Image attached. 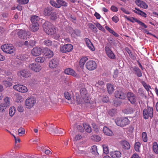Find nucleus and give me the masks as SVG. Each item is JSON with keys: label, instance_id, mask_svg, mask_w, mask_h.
<instances>
[{"label": "nucleus", "instance_id": "12", "mask_svg": "<svg viewBox=\"0 0 158 158\" xmlns=\"http://www.w3.org/2000/svg\"><path fill=\"white\" fill-rule=\"evenodd\" d=\"M105 50L106 53L109 58L111 59H115V56L114 53L108 47H105Z\"/></svg>", "mask_w": 158, "mask_h": 158}, {"label": "nucleus", "instance_id": "31", "mask_svg": "<svg viewBox=\"0 0 158 158\" xmlns=\"http://www.w3.org/2000/svg\"><path fill=\"white\" fill-rule=\"evenodd\" d=\"M125 19H126L128 20L131 22L132 23L136 22L138 23L139 21L137 19L133 17H131L129 16H127L126 15H124L123 16Z\"/></svg>", "mask_w": 158, "mask_h": 158}, {"label": "nucleus", "instance_id": "41", "mask_svg": "<svg viewBox=\"0 0 158 158\" xmlns=\"http://www.w3.org/2000/svg\"><path fill=\"white\" fill-rule=\"evenodd\" d=\"M44 44L47 46H49L52 45V41L49 39H46L43 41Z\"/></svg>", "mask_w": 158, "mask_h": 158}, {"label": "nucleus", "instance_id": "58", "mask_svg": "<svg viewBox=\"0 0 158 158\" xmlns=\"http://www.w3.org/2000/svg\"><path fill=\"white\" fill-rule=\"evenodd\" d=\"M138 23L140 26L144 28H147V26L144 23L139 20Z\"/></svg>", "mask_w": 158, "mask_h": 158}, {"label": "nucleus", "instance_id": "56", "mask_svg": "<svg viewBox=\"0 0 158 158\" xmlns=\"http://www.w3.org/2000/svg\"><path fill=\"white\" fill-rule=\"evenodd\" d=\"M92 125L93 128L96 132H98L99 131V127L95 123H92Z\"/></svg>", "mask_w": 158, "mask_h": 158}, {"label": "nucleus", "instance_id": "20", "mask_svg": "<svg viewBox=\"0 0 158 158\" xmlns=\"http://www.w3.org/2000/svg\"><path fill=\"white\" fill-rule=\"evenodd\" d=\"M135 3L137 6L142 8L146 9L148 6L147 5L145 2L141 0H136Z\"/></svg>", "mask_w": 158, "mask_h": 158}, {"label": "nucleus", "instance_id": "32", "mask_svg": "<svg viewBox=\"0 0 158 158\" xmlns=\"http://www.w3.org/2000/svg\"><path fill=\"white\" fill-rule=\"evenodd\" d=\"M76 101L77 104H83V100L81 97L78 94H76Z\"/></svg>", "mask_w": 158, "mask_h": 158}, {"label": "nucleus", "instance_id": "22", "mask_svg": "<svg viewBox=\"0 0 158 158\" xmlns=\"http://www.w3.org/2000/svg\"><path fill=\"white\" fill-rule=\"evenodd\" d=\"M104 134L108 136H111L113 135L112 131L106 127H104L103 129Z\"/></svg>", "mask_w": 158, "mask_h": 158}, {"label": "nucleus", "instance_id": "61", "mask_svg": "<svg viewBox=\"0 0 158 158\" xmlns=\"http://www.w3.org/2000/svg\"><path fill=\"white\" fill-rule=\"evenodd\" d=\"M78 130L80 132H82L84 131L83 127L80 125H78L77 127Z\"/></svg>", "mask_w": 158, "mask_h": 158}, {"label": "nucleus", "instance_id": "45", "mask_svg": "<svg viewBox=\"0 0 158 158\" xmlns=\"http://www.w3.org/2000/svg\"><path fill=\"white\" fill-rule=\"evenodd\" d=\"M83 100V103H89L90 102V99L87 95L85 96L82 97H81Z\"/></svg>", "mask_w": 158, "mask_h": 158}, {"label": "nucleus", "instance_id": "62", "mask_svg": "<svg viewBox=\"0 0 158 158\" xmlns=\"http://www.w3.org/2000/svg\"><path fill=\"white\" fill-rule=\"evenodd\" d=\"M109 31L113 35L116 37H118V35L114 31L110 29Z\"/></svg>", "mask_w": 158, "mask_h": 158}, {"label": "nucleus", "instance_id": "27", "mask_svg": "<svg viewBox=\"0 0 158 158\" xmlns=\"http://www.w3.org/2000/svg\"><path fill=\"white\" fill-rule=\"evenodd\" d=\"M133 69L135 72L134 73H135L138 77H140L142 76V73L141 71L138 68L135 67L133 68Z\"/></svg>", "mask_w": 158, "mask_h": 158}, {"label": "nucleus", "instance_id": "46", "mask_svg": "<svg viewBox=\"0 0 158 158\" xmlns=\"http://www.w3.org/2000/svg\"><path fill=\"white\" fill-rule=\"evenodd\" d=\"M50 15L51 19L53 20H55L57 18L56 13L55 12H52Z\"/></svg>", "mask_w": 158, "mask_h": 158}, {"label": "nucleus", "instance_id": "57", "mask_svg": "<svg viewBox=\"0 0 158 158\" xmlns=\"http://www.w3.org/2000/svg\"><path fill=\"white\" fill-rule=\"evenodd\" d=\"M112 21L115 23H117L119 21L118 17L116 15L114 16L112 18Z\"/></svg>", "mask_w": 158, "mask_h": 158}, {"label": "nucleus", "instance_id": "3", "mask_svg": "<svg viewBox=\"0 0 158 158\" xmlns=\"http://www.w3.org/2000/svg\"><path fill=\"white\" fill-rule=\"evenodd\" d=\"M115 122L118 126L124 127L129 124L130 121L127 118H118L115 120Z\"/></svg>", "mask_w": 158, "mask_h": 158}, {"label": "nucleus", "instance_id": "52", "mask_svg": "<svg viewBox=\"0 0 158 158\" xmlns=\"http://www.w3.org/2000/svg\"><path fill=\"white\" fill-rule=\"evenodd\" d=\"M142 137L143 141L144 142H146L148 140L147 135L146 132H143L142 133Z\"/></svg>", "mask_w": 158, "mask_h": 158}, {"label": "nucleus", "instance_id": "14", "mask_svg": "<svg viewBox=\"0 0 158 158\" xmlns=\"http://www.w3.org/2000/svg\"><path fill=\"white\" fill-rule=\"evenodd\" d=\"M59 62L56 58H54L51 59L49 63V67L52 69L56 68L58 65Z\"/></svg>", "mask_w": 158, "mask_h": 158}, {"label": "nucleus", "instance_id": "10", "mask_svg": "<svg viewBox=\"0 0 158 158\" xmlns=\"http://www.w3.org/2000/svg\"><path fill=\"white\" fill-rule=\"evenodd\" d=\"M35 102V99L33 97H31L26 99L25 103L27 108H30L33 106Z\"/></svg>", "mask_w": 158, "mask_h": 158}, {"label": "nucleus", "instance_id": "26", "mask_svg": "<svg viewBox=\"0 0 158 158\" xmlns=\"http://www.w3.org/2000/svg\"><path fill=\"white\" fill-rule=\"evenodd\" d=\"M88 60V58L86 56L84 57L81 58L80 61V66L81 68H83L85 63Z\"/></svg>", "mask_w": 158, "mask_h": 158}, {"label": "nucleus", "instance_id": "47", "mask_svg": "<svg viewBox=\"0 0 158 158\" xmlns=\"http://www.w3.org/2000/svg\"><path fill=\"white\" fill-rule=\"evenodd\" d=\"M15 111V109L14 107H10L9 109V114L11 117L13 116Z\"/></svg>", "mask_w": 158, "mask_h": 158}, {"label": "nucleus", "instance_id": "28", "mask_svg": "<svg viewBox=\"0 0 158 158\" xmlns=\"http://www.w3.org/2000/svg\"><path fill=\"white\" fill-rule=\"evenodd\" d=\"M38 23L32 24L30 26L31 30L33 32L36 31L39 29Z\"/></svg>", "mask_w": 158, "mask_h": 158}, {"label": "nucleus", "instance_id": "16", "mask_svg": "<svg viewBox=\"0 0 158 158\" xmlns=\"http://www.w3.org/2000/svg\"><path fill=\"white\" fill-rule=\"evenodd\" d=\"M31 73L30 72L25 70L23 69L21 70L18 73V74L20 75L25 78H27L31 76Z\"/></svg>", "mask_w": 158, "mask_h": 158}, {"label": "nucleus", "instance_id": "60", "mask_svg": "<svg viewBox=\"0 0 158 158\" xmlns=\"http://www.w3.org/2000/svg\"><path fill=\"white\" fill-rule=\"evenodd\" d=\"M111 10L113 12H116L118 11L117 7L114 6H112L110 8Z\"/></svg>", "mask_w": 158, "mask_h": 158}, {"label": "nucleus", "instance_id": "23", "mask_svg": "<svg viewBox=\"0 0 158 158\" xmlns=\"http://www.w3.org/2000/svg\"><path fill=\"white\" fill-rule=\"evenodd\" d=\"M121 144L123 148L125 149L128 150L130 148L131 146L129 143L125 140H122Z\"/></svg>", "mask_w": 158, "mask_h": 158}, {"label": "nucleus", "instance_id": "59", "mask_svg": "<svg viewBox=\"0 0 158 158\" xmlns=\"http://www.w3.org/2000/svg\"><path fill=\"white\" fill-rule=\"evenodd\" d=\"M82 137V136L81 135L78 134L75 136L74 139L75 140H78L81 139Z\"/></svg>", "mask_w": 158, "mask_h": 158}, {"label": "nucleus", "instance_id": "37", "mask_svg": "<svg viewBox=\"0 0 158 158\" xmlns=\"http://www.w3.org/2000/svg\"><path fill=\"white\" fill-rule=\"evenodd\" d=\"M141 146V143L139 142H135L134 145V148L135 151L137 152H140V149Z\"/></svg>", "mask_w": 158, "mask_h": 158}, {"label": "nucleus", "instance_id": "5", "mask_svg": "<svg viewBox=\"0 0 158 158\" xmlns=\"http://www.w3.org/2000/svg\"><path fill=\"white\" fill-rule=\"evenodd\" d=\"M153 109L152 107H148L147 109H145L143 110L144 118L148 119L149 117L152 118L153 116Z\"/></svg>", "mask_w": 158, "mask_h": 158}, {"label": "nucleus", "instance_id": "44", "mask_svg": "<svg viewBox=\"0 0 158 158\" xmlns=\"http://www.w3.org/2000/svg\"><path fill=\"white\" fill-rule=\"evenodd\" d=\"M80 92L81 97L85 96L87 95L86 89L85 88L81 89L80 90Z\"/></svg>", "mask_w": 158, "mask_h": 158}, {"label": "nucleus", "instance_id": "1", "mask_svg": "<svg viewBox=\"0 0 158 158\" xmlns=\"http://www.w3.org/2000/svg\"><path fill=\"white\" fill-rule=\"evenodd\" d=\"M44 31L47 34L52 35V37L55 39L59 40L60 35L56 32L57 29L50 23L45 22L43 25Z\"/></svg>", "mask_w": 158, "mask_h": 158}, {"label": "nucleus", "instance_id": "30", "mask_svg": "<svg viewBox=\"0 0 158 158\" xmlns=\"http://www.w3.org/2000/svg\"><path fill=\"white\" fill-rule=\"evenodd\" d=\"M52 9L51 8L47 7L45 8L44 10V14L45 16H49L52 12Z\"/></svg>", "mask_w": 158, "mask_h": 158}, {"label": "nucleus", "instance_id": "15", "mask_svg": "<svg viewBox=\"0 0 158 158\" xmlns=\"http://www.w3.org/2000/svg\"><path fill=\"white\" fill-rule=\"evenodd\" d=\"M42 52V50L39 47L34 48L31 51L32 55L34 56H37L40 55Z\"/></svg>", "mask_w": 158, "mask_h": 158}, {"label": "nucleus", "instance_id": "63", "mask_svg": "<svg viewBox=\"0 0 158 158\" xmlns=\"http://www.w3.org/2000/svg\"><path fill=\"white\" fill-rule=\"evenodd\" d=\"M88 26L89 27V28L92 30H93V28H94V29H96V27L92 23H89L88 24Z\"/></svg>", "mask_w": 158, "mask_h": 158}, {"label": "nucleus", "instance_id": "43", "mask_svg": "<svg viewBox=\"0 0 158 158\" xmlns=\"http://www.w3.org/2000/svg\"><path fill=\"white\" fill-rule=\"evenodd\" d=\"M57 128L56 127L52 126V125H51V126L50 127V128L49 129V131L52 133H56L57 132L56 131Z\"/></svg>", "mask_w": 158, "mask_h": 158}, {"label": "nucleus", "instance_id": "33", "mask_svg": "<svg viewBox=\"0 0 158 158\" xmlns=\"http://www.w3.org/2000/svg\"><path fill=\"white\" fill-rule=\"evenodd\" d=\"M124 113L127 114H131L133 113L134 110L131 107H128L123 110Z\"/></svg>", "mask_w": 158, "mask_h": 158}, {"label": "nucleus", "instance_id": "42", "mask_svg": "<svg viewBox=\"0 0 158 158\" xmlns=\"http://www.w3.org/2000/svg\"><path fill=\"white\" fill-rule=\"evenodd\" d=\"M53 52L49 49H48L46 53V56L48 58H51L53 56Z\"/></svg>", "mask_w": 158, "mask_h": 158}, {"label": "nucleus", "instance_id": "36", "mask_svg": "<svg viewBox=\"0 0 158 158\" xmlns=\"http://www.w3.org/2000/svg\"><path fill=\"white\" fill-rule=\"evenodd\" d=\"M4 102L3 104L6 105L8 106L10 105V98L7 97H5L3 99Z\"/></svg>", "mask_w": 158, "mask_h": 158}, {"label": "nucleus", "instance_id": "6", "mask_svg": "<svg viewBox=\"0 0 158 158\" xmlns=\"http://www.w3.org/2000/svg\"><path fill=\"white\" fill-rule=\"evenodd\" d=\"M86 68L89 71H93L97 67V64L96 62L93 60H89L85 64Z\"/></svg>", "mask_w": 158, "mask_h": 158}, {"label": "nucleus", "instance_id": "38", "mask_svg": "<svg viewBox=\"0 0 158 158\" xmlns=\"http://www.w3.org/2000/svg\"><path fill=\"white\" fill-rule=\"evenodd\" d=\"M83 127L87 132L90 133L91 132V129L90 126L87 123H85L83 124Z\"/></svg>", "mask_w": 158, "mask_h": 158}, {"label": "nucleus", "instance_id": "24", "mask_svg": "<svg viewBox=\"0 0 158 158\" xmlns=\"http://www.w3.org/2000/svg\"><path fill=\"white\" fill-rule=\"evenodd\" d=\"M40 19V18L37 16L35 15H32L31 16V20L32 24L38 23Z\"/></svg>", "mask_w": 158, "mask_h": 158}, {"label": "nucleus", "instance_id": "8", "mask_svg": "<svg viewBox=\"0 0 158 158\" xmlns=\"http://www.w3.org/2000/svg\"><path fill=\"white\" fill-rule=\"evenodd\" d=\"M29 67L30 69L36 73L39 72L42 69L40 64L36 63L31 64Z\"/></svg>", "mask_w": 158, "mask_h": 158}, {"label": "nucleus", "instance_id": "53", "mask_svg": "<svg viewBox=\"0 0 158 158\" xmlns=\"http://www.w3.org/2000/svg\"><path fill=\"white\" fill-rule=\"evenodd\" d=\"M64 94L65 98L68 100L71 99V95L68 92H65L64 93Z\"/></svg>", "mask_w": 158, "mask_h": 158}, {"label": "nucleus", "instance_id": "17", "mask_svg": "<svg viewBox=\"0 0 158 158\" xmlns=\"http://www.w3.org/2000/svg\"><path fill=\"white\" fill-rule=\"evenodd\" d=\"M127 98L129 101L132 104L135 103L137 100L135 95L132 93L129 92L127 93Z\"/></svg>", "mask_w": 158, "mask_h": 158}, {"label": "nucleus", "instance_id": "35", "mask_svg": "<svg viewBox=\"0 0 158 158\" xmlns=\"http://www.w3.org/2000/svg\"><path fill=\"white\" fill-rule=\"evenodd\" d=\"M45 59V58L43 56H39L35 59V61L37 63H42L44 61Z\"/></svg>", "mask_w": 158, "mask_h": 158}, {"label": "nucleus", "instance_id": "11", "mask_svg": "<svg viewBox=\"0 0 158 158\" xmlns=\"http://www.w3.org/2000/svg\"><path fill=\"white\" fill-rule=\"evenodd\" d=\"M73 48V47L72 45L71 44H67L62 46L60 50L63 53H66L71 51Z\"/></svg>", "mask_w": 158, "mask_h": 158}, {"label": "nucleus", "instance_id": "51", "mask_svg": "<svg viewBox=\"0 0 158 158\" xmlns=\"http://www.w3.org/2000/svg\"><path fill=\"white\" fill-rule=\"evenodd\" d=\"M4 85L6 87H10L12 85V83L7 81H3Z\"/></svg>", "mask_w": 158, "mask_h": 158}, {"label": "nucleus", "instance_id": "48", "mask_svg": "<svg viewBox=\"0 0 158 158\" xmlns=\"http://www.w3.org/2000/svg\"><path fill=\"white\" fill-rule=\"evenodd\" d=\"M95 24L98 29L104 32H105V29L99 23H95Z\"/></svg>", "mask_w": 158, "mask_h": 158}, {"label": "nucleus", "instance_id": "39", "mask_svg": "<svg viewBox=\"0 0 158 158\" xmlns=\"http://www.w3.org/2000/svg\"><path fill=\"white\" fill-rule=\"evenodd\" d=\"M15 100L18 102H21L23 101L22 97L19 94H17L15 95Z\"/></svg>", "mask_w": 158, "mask_h": 158}, {"label": "nucleus", "instance_id": "9", "mask_svg": "<svg viewBox=\"0 0 158 158\" xmlns=\"http://www.w3.org/2000/svg\"><path fill=\"white\" fill-rule=\"evenodd\" d=\"M18 36L22 39H26L27 36L30 35V33L28 31L24 30H20L18 32Z\"/></svg>", "mask_w": 158, "mask_h": 158}, {"label": "nucleus", "instance_id": "19", "mask_svg": "<svg viewBox=\"0 0 158 158\" xmlns=\"http://www.w3.org/2000/svg\"><path fill=\"white\" fill-rule=\"evenodd\" d=\"M84 40L88 48L92 51H94L95 50L94 47L90 40L87 38H85Z\"/></svg>", "mask_w": 158, "mask_h": 158}, {"label": "nucleus", "instance_id": "7", "mask_svg": "<svg viewBox=\"0 0 158 158\" xmlns=\"http://www.w3.org/2000/svg\"><path fill=\"white\" fill-rule=\"evenodd\" d=\"M13 89L18 92L22 93H26L28 91L27 87L22 85L17 84L13 86Z\"/></svg>", "mask_w": 158, "mask_h": 158}, {"label": "nucleus", "instance_id": "2", "mask_svg": "<svg viewBox=\"0 0 158 158\" xmlns=\"http://www.w3.org/2000/svg\"><path fill=\"white\" fill-rule=\"evenodd\" d=\"M49 2L52 6L57 8H60L61 6L66 7L68 6V3L63 0H56V1L50 0Z\"/></svg>", "mask_w": 158, "mask_h": 158}, {"label": "nucleus", "instance_id": "18", "mask_svg": "<svg viewBox=\"0 0 158 158\" xmlns=\"http://www.w3.org/2000/svg\"><path fill=\"white\" fill-rule=\"evenodd\" d=\"M115 97L116 98L124 99L126 98L127 94L121 91H116L115 93Z\"/></svg>", "mask_w": 158, "mask_h": 158}, {"label": "nucleus", "instance_id": "50", "mask_svg": "<svg viewBox=\"0 0 158 158\" xmlns=\"http://www.w3.org/2000/svg\"><path fill=\"white\" fill-rule=\"evenodd\" d=\"M29 0H17V2L23 5L27 3Z\"/></svg>", "mask_w": 158, "mask_h": 158}, {"label": "nucleus", "instance_id": "54", "mask_svg": "<svg viewBox=\"0 0 158 158\" xmlns=\"http://www.w3.org/2000/svg\"><path fill=\"white\" fill-rule=\"evenodd\" d=\"M19 134V135H22L25 134V130L23 128H21L18 130Z\"/></svg>", "mask_w": 158, "mask_h": 158}, {"label": "nucleus", "instance_id": "4", "mask_svg": "<svg viewBox=\"0 0 158 158\" xmlns=\"http://www.w3.org/2000/svg\"><path fill=\"white\" fill-rule=\"evenodd\" d=\"M14 47L10 44H4L1 46L2 50L5 52L11 54L14 52L15 50Z\"/></svg>", "mask_w": 158, "mask_h": 158}, {"label": "nucleus", "instance_id": "64", "mask_svg": "<svg viewBox=\"0 0 158 158\" xmlns=\"http://www.w3.org/2000/svg\"><path fill=\"white\" fill-rule=\"evenodd\" d=\"M124 13L126 14H130V13L127 10H126L125 8L122 7L120 9Z\"/></svg>", "mask_w": 158, "mask_h": 158}, {"label": "nucleus", "instance_id": "49", "mask_svg": "<svg viewBox=\"0 0 158 158\" xmlns=\"http://www.w3.org/2000/svg\"><path fill=\"white\" fill-rule=\"evenodd\" d=\"M9 106H7L6 105L2 103L0 105V110L1 111L3 112L5 110V109Z\"/></svg>", "mask_w": 158, "mask_h": 158}, {"label": "nucleus", "instance_id": "21", "mask_svg": "<svg viewBox=\"0 0 158 158\" xmlns=\"http://www.w3.org/2000/svg\"><path fill=\"white\" fill-rule=\"evenodd\" d=\"M110 156L112 158H119L121 153L119 151H115L110 152Z\"/></svg>", "mask_w": 158, "mask_h": 158}, {"label": "nucleus", "instance_id": "13", "mask_svg": "<svg viewBox=\"0 0 158 158\" xmlns=\"http://www.w3.org/2000/svg\"><path fill=\"white\" fill-rule=\"evenodd\" d=\"M64 72L67 75L72 76L77 78H79L80 77L77 74L75 71L71 68H67L65 69Z\"/></svg>", "mask_w": 158, "mask_h": 158}, {"label": "nucleus", "instance_id": "40", "mask_svg": "<svg viewBox=\"0 0 158 158\" xmlns=\"http://www.w3.org/2000/svg\"><path fill=\"white\" fill-rule=\"evenodd\" d=\"M91 152L92 154L95 155H97L98 154V153L97 152V148L96 146L94 145L91 147Z\"/></svg>", "mask_w": 158, "mask_h": 158}, {"label": "nucleus", "instance_id": "55", "mask_svg": "<svg viewBox=\"0 0 158 158\" xmlns=\"http://www.w3.org/2000/svg\"><path fill=\"white\" fill-rule=\"evenodd\" d=\"M103 148L104 153L106 154H108L109 152L107 147L106 145H104L103 146Z\"/></svg>", "mask_w": 158, "mask_h": 158}, {"label": "nucleus", "instance_id": "25", "mask_svg": "<svg viewBox=\"0 0 158 158\" xmlns=\"http://www.w3.org/2000/svg\"><path fill=\"white\" fill-rule=\"evenodd\" d=\"M135 10H134L133 11L134 13L144 18H146L147 17L146 14L144 12L137 8H135Z\"/></svg>", "mask_w": 158, "mask_h": 158}, {"label": "nucleus", "instance_id": "34", "mask_svg": "<svg viewBox=\"0 0 158 158\" xmlns=\"http://www.w3.org/2000/svg\"><path fill=\"white\" fill-rule=\"evenodd\" d=\"M153 150L154 152L156 154H158V145L157 143L154 142L153 143Z\"/></svg>", "mask_w": 158, "mask_h": 158}, {"label": "nucleus", "instance_id": "29", "mask_svg": "<svg viewBox=\"0 0 158 158\" xmlns=\"http://www.w3.org/2000/svg\"><path fill=\"white\" fill-rule=\"evenodd\" d=\"M106 86L108 93L110 94H112L114 90L113 86L110 84H108Z\"/></svg>", "mask_w": 158, "mask_h": 158}]
</instances>
